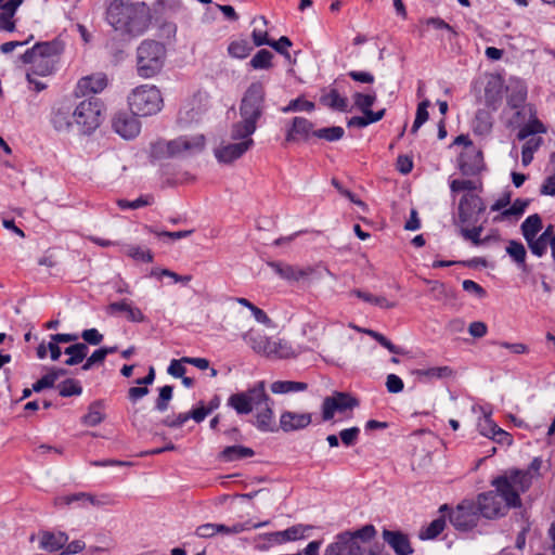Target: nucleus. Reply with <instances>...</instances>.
<instances>
[{
    "label": "nucleus",
    "instance_id": "1",
    "mask_svg": "<svg viewBox=\"0 0 555 555\" xmlns=\"http://www.w3.org/2000/svg\"><path fill=\"white\" fill-rule=\"evenodd\" d=\"M238 415H246L254 409L259 410L254 425L263 433L278 431L273 422V401L266 392V383L260 380L245 391L231 395L227 401Z\"/></svg>",
    "mask_w": 555,
    "mask_h": 555
},
{
    "label": "nucleus",
    "instance_id": "2",
    "mask_svg": "<svg viewBox=\"0 0 555 555\" xmlns=\"http://www.w3.org/2000/svg\"><path fill=\"white\" fill-rule=\"evenodd\" d=\"M106 21L122 35H142L149 25V7L145 2L113 0L106 10Z\"/></svg>",
    "mask_w": 555,
    "mask_h": 555
},
{
    "label": "nucleus",
    "instance_id": "3",
    "mask_svg": "<svg viewBox=\"0 0 555 555\" xmlns=\"http://www.w3.org/2000/svg\"><path fill=\"white\" fill-rule=\"evenodd\" d=\"M266 88L260 81L248 86L240 102V120L234 122L233 133L235 137L253 135L257 124L266 111Z\"/></svg>",
    "mask_w": 555,
    "mask_h": 555
},
{
    "label": "nucleus",
    "instance_id": "4",
    "mask_svg": "<svg viewBox=\"0 0 555 555\" xmlns=\"http://www.w3.org/2000/svg\"><path fill=\"white\" fill-rule=\"evenodd\" d=\"M166 57L165 47L154 40H144L137 49V72L142 78H152L163 68Z\"/></svg>",
    "mask_w": 555,
    "mask_h": 555
},
{
    "label": "nucleus",
    "instance_id": "5",
    "mask_svg": "<svg viewBox=\"0 0 555 555\" xmlns=\"http://www.w3.org/2000/svg\"><path fill=\"white\" fill-rule=\"evenodd\" d=\"M131 112L139 116H152L162 111L164 101L157 87L142 85L128 96Z\"/></svg>",
    "mask_w": 555,
    "mask_h": 555
},
{
    "label": "nucleus",
    "instance_id": "6",
    "mask_svg": "<svg viewBox=\"0 0 555 555\" xmlns=\"http://www.w3.org/2000/svg\"><path fill=\"white\" fill-rule=\"evenodd\" d=\"M102 109V102L94 96H88L74 104L75 122L80 133L90 134L99 128Z\"/></svg>",
    "mask_w": 555,
    "mask_h": 555
},
{
    "label": "nucleus",
    "instance_id": "7",
    "mask_svg": "<svg viewBox=\"0 0 555 555\" xmlns=\"http://www.w3.org/2000/svg\"><path fill=\"white\" fill-rule=\"evenodd\" d=\"M49 121L57 133H70L76 127L74 103L68 100L54 103L50 111Z\"/></svg>",
    "mask_w": 555,
    "mask_h": 555
},
{
    "label": "nucleus",
    "instance_id": "8",
    "mask_svg": "<svg viewBox=\"0 0 555 555\" xmlns=\"http://www.w3.org/2000/svg\"><path fill=\"white\" fill-rule=\"evenodd\" d=\"M485 210L486 205L479 195L465 193L459 203V223L466 227L475 225Z\"/></svg>",
    "mask_w": 555,
    "mask_h": 555
},
{
    "label": "nucleus",
    "instance_id": "9",
    "mask_svg": "<svg viewBox=\"0 0 555 555\" xmlns=\"http://www.w3.org/2000/svg\"><path fill=\"white\" fill-rule=\"evenodd\" d=\"M448 516L455 529L466 531L477 526L480 515L475 502L463 501Z\"/></svg>",
    "mask_w": 555,
    "mask_h": 555
},
{
    "label": "nucleus",
    "instance_id": "10",
    "mask_svg": "<svg viewBox=\"0 0 555 555\" xmlns=\"http://www.w3.org/2000/svg\"><path fill=\"white\" fill-rule=\"evenodd\" d=\"M359 405V401L347 392H334L333 396L324 398L322 402V420L331 421L336 412L352 410Z\"/></svg>",
    "mask_w": 555,
    "mask_h": 555
},
{
    "label": "nucleus",
    "instance_id": "11",
    "mask_svg": "<svg viewBox=\"0 0 555 555\" xmlns=\"http://www.w3.org/2000/svg\"><path fill=\"white\" fill-rule=\"evenodd\" d=\"M231 139L240 142L229 143L220 146L215 151V156L220 163H232L240 158L245 152H247L253 145L254 140L251 135L247 137H235L233 133V127L231 128Z\"/></svg>",
    "mask_w": 555,
    "mask_h": 555
},
{
    "label": "nucleus",
    "instance_id": "12",
    "mask_svg": "<svg viewBox=\"0 0 555 555\" xmlns=\"http://www.w3.org/2000/svg\"><path fill=\"white\" fill-rule=\"evenodd\" d=\"M476 506L478 507L479 515L488 519L502 517L508 511L494 491L480 493Z\"/></svg>",
    "mask_w": 555,
    "mask_h": 555
},
{
    "label": "nucleus",
    "instance_id": "13",
    "mask_svg": "<svg viewBox=\"0 0 555 555\" xmlns=\"http://www.w3.org/2000/svg\"><path fill=\"white\" fill-rule=\"evenodd\" d=\"M171 155L175 157H186L197 154L204 150L205 137L203 134L183 135L169 141Z\"/></svg>",
    "mask_w": 555,
    "mask_h": 555
},
{
    "label": "nucleus",
    "instance_id": "14",
    "mask_svg": "<svg viewBox=\"0 0 555 555\" xmlns=\"http://www.w3.org/2000/svg\"><path fill=\"white\" fill-rule=\"evenodd\" d=\"M132 112H118L112 119L114 131L126 140L134 139L141 131V124Z\"/></svg>",
    "mask_w": 555,
    "mask_h": 555
},
{
    "label": "nucleus",
    "instance_id": "15",
    "mask_svg": "<svg viewBox=\"0 0 555 555\" xmlns=\"http://www.w3.org/2000/svg\"><path fill=\"white\" fill-rule=\"evenodd\" d=\"M491 486L494 487V492L499 495V499L511 508H517L521 506V499L517 489L511 483L507 475H501L495 477L491 481Z\"/></svg>",
    "mask_w": 555,
    "mask_h": 555
},
{
    "label": "nucleus",
    "instance_id": "16",
    "mask_svg": "<svg viewBox=\"0 0 555 555\" xmlns=\"http://www.w3.org/2000/svg\"><path fill=\"white\" fill-rule=\"evenodd\" d=\"M359 541H354L350 531L337 534L336 540L328 544L324 555H363Z\"/></svg>",
    "mask_w": 555,
    "mask_h": 555
},
{
    "label": "nucleus",
    "instance_id": "17",
    "mask_svg": "<svg viewBox=\"0 0 555 555\" xmlns=\"http://www.w3.org/2000/svg\"><path fill=\"white\" fill-rule=\"evenodd\" d=\"M209 95L207 92L197 91L194 93L190 102L179 112L180 120L192 122L197 120L199 116L208 108Z\"/></svg>",
    "mask_w": 555,
    "mask_h": 555
},
{
    "label": "nucleus",
    "instance_id": "18",
    "mask_svg": "<svg viewBox=\"0 0 555 555\" xmlns=\"http://www.w3.org/2000/svg\"><path fill=\"white\" fill-rule=\"evenodd\" d=\"M249 344L256 352L268 357L286 358L288 356L287 348L281 340L271 339L264 335L250 337Z\"/></svg>",
    "mask_w": 555,
    "mask_h": 555
},
{
    "label": "nucleus",
    "instance_id": "19",
    "mask_svg": "<svg viewBox=\"0 0 555 555\" xmlns=\"http://www.w3.org/2000/svg\"><path fill=\"white\" fill-rule=\"evenodd\" d=\"M63 44L57 41H48V42H39L36 43L31 49H28L24 54H22V61H33L35 56L49 59V61H53L57 63L60 54L63 52Z\"/></svg>",
    "mask_w": 555,
    "mask_h": 555
},
{
    "label": "nucleus",
    "instance_id": "20",
    "mask_svg": "<svg viewBox=\"0 0 555 555\" xmlns=\"http://www.w3.org/2000/svg\"><path fill=\"white\" fill-rule=\"evenodd\" d=\"M459 165L462 173H480L485 169L482 152L468 144L460 155Z\"/></svg>",
    "mask_w": 555,
    "mask_h": 555
},
{
    "label": "nucleus",
    "instance_id": "21",
    "mask_svg": "<svg viewBox=\"0 0 555 555\" xmlns=\"http://www.w3.org/2000/svg\"><path fill=\"white\" fill-rule=\"evenodd\" d=\"M107 86V77L103 73H96L90 76L82 77L77 82L75 89L76 96H87L89 94H96L103 91Z\"/></svg>",
    "mask_w": 555,
    "mask_h": 555
},
{
    "label": "nucleus",
    "instance_id": "22",
    "mask_svg": "<svg viewBox=\"0 0 555 555\" xmlns=\"http://www.w3.org/2000/svg\"><path fill=\"white\" fill-rule=\"evenodd\" d=\"M312 422L311 413L284 411L280 416V428L284 433L298 431L307 428Z\"/></svg>",
    "mask_w": 555,
    "mask_h": 555
},
{
    "label": "nucleus",
    "instance_id": "23",
    "mask_svg": "<svg viewBox=\"0 0 555 555\" xmlns=\"http://www.w3.org/2000/svg\"><path fill=\"white\" fill-rule=\"evenodd\" d=\"M308 529H310L309 526L295 525L283 531L261 534L259 538L266 539L269 543L283 544L302 539L305 537L306 530Z\"/></svg>",
    "mask_w": 555,
    "mask_h": 555
},
{
    "label": "nucleus",
    "instance_id": "24",
    "mask_svg": "<svg viewBox=\"0 0 555 555\" xmlns=\"http://www.w3.org/2000/svg\"><path fill=\"white\" fill-rule=\"evenodd\" d=\"M382 535L383 540L397 555H411L413 553L409 537L402 531L384 529Z\"/></svg>",
    "mask_w": 555,
    "mask_h": 555
},
{
    "label": "nucleus",
    "instance_id": "25",
    "mask_svg": "<svg viewBox=\"0 0 555 555\" xmlns=\"http://www.w3.org/2000/svg\"><path fill=\"white\" fill-rule=\"evenodd\" d=\"M268 266L272 268L279 276L288 281H299L311 272V269H299L279 261H269Z\"/></svg>",
    "mask_w": 555,
    "mask_h": 555
},
{
    "label": "nucleus",
    "instance_id": "26",
    "mask_svg": "<svg viewBox=\"0 0 555 555\" xmlns=\"http://www.w3.org/2000/svg\"><path fill=\"white\" fill-rule=\"evenodd\" d=\"M68 542V535L65 532L43 531L40 538V547L52 553L62 550Z\"/></svg>",
    "mask_w": 555,
    "mask_h": 555
},
{
    "label": "nucleus",
    "instance_id": "27",
    "mask_svg": "<svg viewBox=\"0 0 555 555\" xmlns=\"http://www.w3.org/2000/svg\"><path fill=\"white\" fill-rule=\"evenodd\" d=\"M61 503H64L66 505H70L74 503V500H83V504L92 505V506H103L108 503V496L107 495H94L89 492H77L68 495H64L59 499Z\"/></svg>",
    "mask_w": 555,
    "mask_h": 555
},
{
    "label": "nucleus",
    "instance_id": "28",
    "mask_svg": "<svg viewBox=\"0 0 555 555\" xmlns=\"http://www.w3.org/2000/svg\"><path fill=\"white\" fill-rule=\"evenodd\" d=\"M527 99V87L521 81H515L507 87V104L512 108H519Z\"/></svg>",
    "mask_w": 555,
    "mask_h": 555
},
{
    "label": "nucleus",
    "instance_id": "29",
    "mask_svg": "<svg viewBox=\"0 0 555 555\" xmlns=\"http://www.w3.org/2000/svg\"><path fill=\"white\" fill-rule=\"evenodd\" d=\"M505 250L520 270L524 272L528 271L526 263L527 250L521 242L516 240L508 241Z\"/></svg>",
    "mask_w": 555,
    "mask_h": 555
},
{
    "label": "nucleus",
    "instance_id": "30",
    "mask_svg": "<svg viewBox=\"0 0 555 555\" xmlns=\"http://www.w3.org/2000/svg\"><path fill=\"white\" fill-rule=\"evenodd\" d=\"M320 103L339 112L348 109V99L341 96L336 89H331L327 93H323L320 98Z\"/></svg>",
    "mask_w": 555,
    "mask_h": 555
},
{
    "label": "nucleus",
    "instance_id": "31",
    "mask_svg": "<svg viewBox=\"0 0 555 555\" xmlns=\"http://www.w3.org/2000/svg\"><path fill=\"white\" fill-rule=\"evenodd\" d=\"M255 451L251 448L244 446H230L223 449L220 457L225 462H234L245 457H251Z\"/></svg>",
    "mask_w": 555,
    "mask_h": 555
},
{
    "label": "nucleus",
    "instance_id": "32",
    "mask_svg": "<svg viewBox=\"0 0 555 555\" xmlns=\"http://www.w3.org/2000/svg\"><path fill=\"white\" fill-rule=\"evenodd\" d=\"M415 376L423 378H436V379H444L450 378L454 375L453 370L450 366H435L429 369H417L412 372Z\"/></svg>",
    "mask_w": 555,
    "mask_h": 555
},
{
    "label": "nucleus",
    "instance_id": "33",
    "mask_svg": "<svg viewBox=\"0 0 555 555\" xmlns=\"http://www.w3.org/2000/svg\"><path fill=\"white\" fill-rule=\"evenodd\" d=\"M542 219L538 214L530 215L520 225L521 234L526 241L535 237L542 230Z\"/></svg>",
    "mask_w": 555,
    "mask_h": 555
},
{
    "label": "nucleus",
    "instance_id": "34",
    "mask_svg": "<svg viewBox=\"0 0 555 555\" xmlns=\"http://www.w3.org/2000/svg\"><path fill=\"white\" fill-rule=\"evenodd\" d=\"M473 128L475 133L480 135L489 133L492 129V116L490 112L487 109H478L473 121Z\"/></svg>",
    "mask_w": 555,
    "mask_h": 555
},
{
    "label": "nucleus",
    "instance_id": "35",
    "mask_svg": "<svg viewBox=\"0 0 555 555\" xmlns=\"http://www.w3.org/2000/svg\"><path fill=\"white\" fill-rule=\"evenodd\" d=\"M505 475H507V478L511 480L514 489H517L519 494L526 492L531 485V478L527 472L512 469Z\"/></svg>",
    "mask_w": 555,
    "mask_h": 555
},
{
    "label": "nucleus",
    "instance_id": "36",
    "mask_svg": "<svg viewBox=\"0 0 555 555\" xmlns=\"http://www.w3.org/2000/svg\"><path fill=\"white\" fill-rule=\"evenodd\" d=\"M102 409H103V401H101V400L93 401L89 405L88 413L82 416L81 423L87 426H90V427H94V426L99 425L100 423H102V421L104 420V414L102 412Z\"/></svg>",
    "mask_w": 555,
    "mask_h": 555
},
{
    "label": "nucleus",
    "instance_id": "37",
    "mask_svg": "<svg viewBox=\"0 0 555 555\" xmlns=\"http://www.w3.org/2000/svg\"><path fill=\"white\" fill-rule=\"evenodd\" d=\"M446 527V515L434 519L428 526L421 529L418 538L421 540H433L437 538Z\"/></svg>",
    "mask_w": 555,
    "mask_h": 555
},
{
    "label": "nucleus",
    "instance_id": "38",
    "mask_svg": "<svg viewBox=\"0 0 555 555\" xmlns=\"http://www.w3.org/2000/svg\"><path fill=\"white\" fill-rule=\"evenodd\" d=\"M308 388V385L302 382H294V380H276L271 384V391L273 393H288V392H299L305 391Z\"/></svg>",
    "mask_w": 555,
    "mask_h": 555
},
{
    "label": "nucleus",
    "instance_id": "39",
    "mask_svg": "<svg viewBox=\"0 0 555 555\" xmlns=\"http://www.w3.org/2000/svg\"><path fill=\"white\" fill-rule=\"evenodd\" d=\"M150 157L154 160H165L173 158L169 141L156 140L150 144Z\"/></svg>",
    "mask_w": 555,
    "mask_h": 555
},
{
    "label": "nucleus",
    "instance_id": "40",
    "mask_svg": "<svg viewBox=\"0 0 555 555\" xmlns=\"http://www.w3.org/2000/svg\"><path fill=\"white\" fill-rule=\"evenodd\" d=\"M25 64H33L31 73L37 76H48L55 70L56 63L49 59L35 56L33 61H23Z\"/></svg>",
    "mask_w": 555,
    "mask_h": 555
},
{
    "label": "nucleus",
    "instance_id": "41",
    "mask_svg": "<svg viewBox=\"0 0 555 555\" xmlns=\"http://www.w3.org/2000/svg\"><path fill=\"white\" fill-rule=\"evenodd\" d=\"M542 142L541 137H530L527 139L521 151V162L524 166H528L532 162L533 154L541 146Z\"/></svg>",
    "mask_w": 555,
    "mask_h": 555
},
{
    "label": "nucleus",
    "instance_id": "42",
    "mask_svg": "<svg viewBox=\"0 0 555 555\" xmlns=\"http://www.w3.org/2000/svg\"><path fill=\"white\" fill-rule=\"evenodd\" d=\"M545 132V126L538 118H532L524 127L520 128L517 138L519 140H526L529 137H534V134Z\"/></svg>",
    "mask_w": 555,
    "mask_h": 555
},
{
    "label": "nucleus",
    "instance_id": "43",
    "mask_svg": "<svg viewBox=\"0 0 555 555\" xmlns=\"http://www.w3.org/2000/svg\"><path fill=\"white\" fill-rule=\"evenodd\" d=\"M126 255L135 261L150 263L154 260V255L149 248L141 246L129 245L125 250Z\"/></svg>",
    "mask_w": 555,
    "mask_h": 555
},
{
    "label": "nucleus",
    "instance_id": "44",
    "mask_svg": "<svg viewBox=\"0 0 555 555\" xmlns=\"http://www.w3.org/2000/svg\"><path fill=\"white\" fill-rule=\"evenodd\" d=\"M344 134L345 130L339 126L326 127L312 132V135L328 142L338 141L344 137Z\"/></svg>",
    "mask_w": 555,
    "mask_h": 555
},
{
    "label": "nucleus",
    "instance_id": "45",
    "mask_svg": "<svg viewBox=\"0 0 555 555\" xmlns=\"http://www.w3.org/2000/svg\"><path fill=\"white\" fill-rule=\"evenodd\" d=\"M452 192L473 193V191H481L482 183L480 180L455 179L450 184Z\"/></svg>",
    "mask_w": 555,
    "mask_h": 555
},
{
    "label": "nucleus",
    "instance_id": "46",
    "mask_svg": "<svg viewBox=\"0 0 555 555\" xmlns=\"http://www.w3.org/2000/svg\"><path fill=\"white\" fill-rule=\"evenodd\" d=\"M313 128V125L311 121L304 117H295L293 119V127L287 133V141H291L294 139V134H305L307 135Z\"/></svg>",
    "mask_w": 555,
    "mask_h": 555
},
{
    "label": "nucleus",
    "instance_id": "47",
    "mask_svg": "<svg viewBox=\"0 0 555 555\" xmlns=\"http://www.w3.org/2000/svg\"><path fill=\"white\" fill-rule=\"evenodd\" d=\"M61 397L67 398L72 396H80L82 393V387L80 383L74 378H67L57 385Z\"/></svg>",
    "mask_w": 555,
    "mask_h": 555
},
{
    "label": "nucleus",
    "instance_id": "48",
    "mask_svg": "<svg viewBox=\"0 0 555 555\" xmlns=\"http://www.w3.org/2000/svg\"><path fill=\"white\" fill-rule=\"evenodd\" d=\"M253 47L246 39L233 41L229 44L228 51L230 55L237 59H245L251 52Z\"/></svg>",
    "mask_w": 555,
    "mask_h": 555
},
{
    "label": "nucleus",
    "instance_id": "49",
    "mask_svg": "<svg viewBox=\"0 0 555 555\" xmlns=\"http://www.w3.org/2000/svg\"><path fill=\"white\" fill-rule=\"evenodd\" d=\"M273 54L266 49L259 50L250 60V66L255 69H268L272 66Z\"/></svg>",
    "mask_w": 555,
    "mask_h": 555
},
{
    "label": "nucleus",
    "instance_id": "50",
    "mask_svg": "<svg viewBox=\"0 0 555 555\" xmlns=\"http://www.w3.org/2000/svg\"><path fill=\"white\" fill-rule=\"evenodd\" d=\"M352 98H353L354 106L359 111H361L363 114H366V112L371 109V107L373 106V104L376 101V94L375 93L364 94V93H361V92H356L352 95Z\"/></svg>",
    "mask_w": 555,
    "mask_h": 555
},
{
    "label": "nucleus",
    "instance_id": "51",
    "mask_svg": "<svg viewBox=\"0 0 555 555\" xmlns=\"http://www.w3.org/2000/svg\"><path fill=\"white\" fill-rule=\"evenodd\" d=\"M173 393V387L170 385H166L159 388L158 398L155 402V410L158 412H165L168 406L169 402L172 399Z\"/></svg>",
    "mask_w": 555,
    "mask_h": 555
},
{
    "label": "nucleus",
    "instance_id": "52",
    "mask_svg": "<svg viewBox=\"0 0 555 555\" xmlns=\"http://www.w3.org/2000/svg\"><path fill=\"white\" fill-rule=\"evenodd\" d=\"M154 203V197L152 195H142L134 201L127 199H118L117 205L121 209H138L144 206L152 205Z\"/></svg>",
    "mask_w": 555,
    "mask_h": 555
},
{
    "label": "nucleus",
    "instance_id": "53",
    "mask_svg": "<svg viewBox=\"0 0 555 555\" xmlns=\"http://www.w3.org/2000/svg\"><path fill=\"white\" fill-rule=\"evenodd\" d=\"M194 181V177L180 179L178 176H160L159 181L157 182V185L160 189H167V188H177L179 185L183 184H190Z\"/></svg>",
    "mask_w": 555,
    "mask_h": 555
},
{
    "label": "nucleus",
    "instance_id": "54",
    "mask_svg": "<svg viewBox=\"0 0 555 555\" xmlns=\"http://www.w3.org/2000/svg\"><path fill=\"white\" fill-rule=\"evenodd\" d=\"M526 242L530 251L537 257L544 256L547 250V246L550 245L547 241H544V237L540 236L532 237Z\"/></svg>",
    "mask_w": 555,
    "mask_h": 555
},
{
    "label": "nucleus",
    "instance_id": "55",
    "mask_svg": "<svg viewBox=\"0 0 555 555\" xmlns=\"http://www.w3.org/2000/svg\"><path fill=\"white\" fill-rule=\"evenodd\" d=\"M313 109H314V103L313 102H310V101H307V100H304V99H300V98L292 100L288 103L287 106L282 108V111L284 113L296 112V111L311 112Z\"/></svg>",
    "mask_w": 555,
    "mask_h": 555
},
{
    "label": "nucleus",
    "instance_id": "56",
    "mask_svg": "<svg viewBox=\"0 0 555 555\" xmlns=\"http://www.w3.org/2000/svg\"><path fill=\"white\" fill-rule=\"evenodd\" d=\"M425 24L433 26L435 29L447 31L449 40H451L452 37L457 36L456 30L440 17H429L425 21Z\"/></svg>",
    "mask_w": 555,
    "mask_h": 555
},
{
    "label": "nucleus",
    "instance_id": "57",
    "mask_svg": "<svg viewBox=\"0 0 555 555\" xmlns=\"http://www.w3.org/2000/svg\"><path fill=\"white\" fill-rule=\"evenodd\" d=\"M472 229H468V227L464 225L461 229V234L465 240H469L474 245H481L482 241L480 238V234L483 230L482 225H472Z\"/></svg>",
    "mask_w": 555,
    "mask_h": 555
},
{
    "label": "nucleus",
    "instance_id": "58",
    "mask_svg": "<svg viewBox=\"0 0 555 555\" xmlns=\"http://www.w3.org/2000/svg\"><path fill=\"white\" fill-rule=\"evenodd\" d=\"M89 348L85 343H76L65 348L64 353L82 362L87 357Z\"/></svg>",
    "mask_w": 555,
    "mask_h": 555
},
{
    "label": "nucleus",
    "instance_id": "59",
    "mask_svg": "<svg viewBox=\"0 0 555 555\" xmlns=\"http://www.w3.org/2000/svg\"><path fill=\"white\" fill-rule=\"evenodd\" d=\"M269 524H270L269 520L261 521V522H251V520H247L245 522H235L232 526H230V534H238L243 531H248L251 529L264 527Z\"/></svg>",
    "mask_w": 555,
    "mask_h": 555
},
{
    "label": "nucleus",
    "instance_id": "60",
    "mask_svg": "<svg viewBox=\"0 0 555 555\" xmlns=\"http://www.w3.org/2000/svg\"><path fill=\"white\" fill-rule=\"evenodd\" d=\"M360 435V428L354 426L339 431V438L346 447H352L357 443Z\"/></svg>",
    "mask_w": 555,
    "mask_h": 555
},
{
    "label": "nucleus",
    "instance_id": "61",
    "mask_svg": "<svg viewBox=\"0 0 555 555\" xmlns=\"http://www.w3.org/2000/svg\"><path fill=\"white\" fill-rule=\"evenodd\" d=\"M498 428L499 426L491 420L490 415H485V417L478 423L479 433L488 438H492V436L495 435V429Z\"/></svg>",
    "mask_w": 555,
    "mask_h": 555
},
{
    "label": "nucleus",
    "instance_id": "62",
    "mask_svg": "<svg viewBox=\"0 0 555 555\" xmlns=\"http://www.w3.org/2000/svg\"><path fill=\"white\" fill-rule=\"evenodd\" d=\"M269 46L273 48L278 53L282 54L285 59H291V54L288 53L287 48L292 46V41L288 37L282 36L279 40H270Z\"/></svg>",
    "mask_w": 555,
    "mask_h": 555
},
{
    "label": "nucleus",
    "instance_id": "63",
    "mask_svg": "<svg viewBox=\"0 0 555 555\" xmlns=\"http://www.w3.org/2000/svg\"><path fill=\"white\" fill-rule=\"evenodd\" d=\"M354 541L361 540L362 542H369L376 535V529L373 525H365L362 528L351 532Z\"/></svg>",
    "mask_w": 555,
    "mask_h": 555
},
{
    "label": "nucleus",
    "instance_id": "64",
    "mask_svg": "<svg viewBox=\"0 0 555 555\" xmlns=\"http://www.w3.org/2000/svg\"><path fill=\"white\" fill-rule=\"evenodd\" d=\"M528 204V201L517 198L509 208H506L502 211V217L508 218L511 216H520L525 212Z\"/></svg>",
    "mask_w": 555,
    "mask_h": 555
}]
</instances>
